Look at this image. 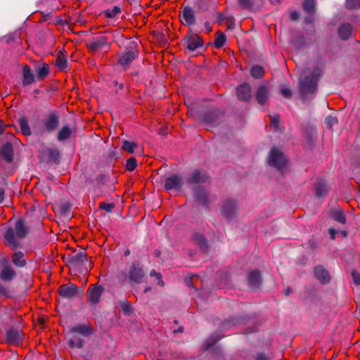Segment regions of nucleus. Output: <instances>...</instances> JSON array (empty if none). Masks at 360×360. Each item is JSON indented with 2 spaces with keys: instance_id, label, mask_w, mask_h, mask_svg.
Instances as JSON below:
<instances>
[{
  "instance_id": "nucleus-1",
  "label": "nucleus",
  "mask_w": 360,
  "mask_h": 360,
  "mask_svg": "<svg viewBox=\"0 0 360 360\" xmlns=\"http://www.w3.org/2000/svg\"><path fill=\"white\" fill-rule=\"evenodd\" d=\"M321 75V70L319 68L314 69L312 73L307 70L303 71L300 79V89L302 96L308 98L316 91V84L319 77Z\"/></svg>"
},
{
  "instance_id": "nucleus-2",
  "label": "nucleus",
  "mask_w": 360,
  "mask_h": 360,
  "mask_svg": "<svg viewBox=\"0 0 360 360\" xmlns=\"http://www.w3.org/2000/svg\"><path fill=\"white\" fill-rule=\"evenodd\" d=\"M27 227L24 225L22 221L19 219L15 223V231L12 228L8 229L4 237L7 244L15 248L17 246V241L15 238V235L18 238H22L27 235Z\"/></svg>"
},
{
  "instance_id": "nucleus-3",
  "label": "nucleus",
  "mask_w": 360,
  "mask_h": 360,
  "mask_svg": "<svg viewBox=\"0 0 360 360\" xmlns=\"http://www.w3.org/2000/svg\"><path fill=\"white\" fill-rule=\"evenodd\" d=\"M269 164L278 170H283L287 165L288 160L283 152L277 148H273L268 156Z\"/></svg>"
},
{
  "instance_id": "nucleus-4",
  "label": "nucleus",
  "mask_w": 360,
  "mask_h": 360,
  "mask_svg": "<svg viewBox=\"0 0 360 360\" xmlns=\"http://www.w3.org/2000/svg\"><path fill=\"white\" fill-rule=\"evenodd\" d=\"M221 212L227 221H233L236 219L238 214V202L233 200L224 201L222 205Z\"/></svg>"
},
{
  "instance_id": "nucleus-5",
  "label": "nucleus",
  "mask_w": 360,
  "mask_h": 360,
  "mask_svg": "<svg viewBox=\"0 0 360 360\" xmlns=\"http://www.w3.org/2000/svg\"><path fill=\"white\" fill-rule=\"evenodd\" d=\"M82 292V290L71 283L63 285L58 289L60 295L68 300H72L77 296L81 295Z\"/></svg>"
},
{
  "instance_id": "nucleus-6",
  "label": "nucleus",
  "mask_w": 360,
  "mask_h": 360,
  "mask_svg": "<svg viewBox=\"0 0 360 360\" xmlns=\"http://www.w3.org/2000/svg\"><path fill=\"white\" fill-rule=\"evenodd\" d=\"M145 274L142 266L139 264L134 262L129 267L127 276L129 279L134 283H139L142 281V279Z\"/></svg>"
},
{
  "instance_id": "nucleus-7",
  "label": "nucleus",
  "mask_w": 360,
  "mask_h": 360,
  "mask_svg": "<svg viewBox=\"0 0 360 360\" xmlns=\"http://www.w3.org/2000/svg\"><path fill=\"white\" fill-rule=\"evenodd\" d=\"M183 44L189 51H194L203 45L202 39L197 34H192L183 39Z\"/></svg>"
},
{
  "instance_id": "nucleus-8",
  "label": "nucleus",
  "mask_w": 360,
  "mask_h": 360,
  "mask_svg": "<svg viewBox=\"0 0 360 360\" xmlns=\"http://www.w3.org/2000/svg\"><path fill=\"white\" fill-rule=\"evenodd\" d=\"M103 292V288L100 285H94L90 286L86 292L88 301L92 304H97L100 301Z\"/></svg>"
},
{
  "instance_id": "nucleus-9",
  "label": "nucleus",
  "mask_w": 360,
  "mask_h": 360,
  "mask_svg": "<svg viewBox=\"0 0 360 360\" xmlns=\"http://www.w3.org/2000/svg\"><path fill=\"white\" fill-rule=\"evenodd\" d=\"M184 184V179L178 175H172L165 181V187L166 190L180 189Z\"/></svg>"
},
{
  "instance_id": "nucleus-10",
  "label": "nucleus",
  "mask_w": 360,
  "mask_h": 360,
  "mask_svg": "<svg viewBox=\"0 0 360 360\" xmlns=\"http://www.w3.org/2000/svg\"><path fill=\"white\" fill-rule=\"evenodd\" d=\"M44 127L45 131L47 132H52L56 129L59 124L58 117L54 114L51 113L47 116V117L44 120Z\"/></svg>"
},
{
  "instance_id": "nucleus-11",
  "label": "nucleus",
  "mask_w": 360,
  "mask_h": 360,
  "mask_svg": "<svg viewBox=\"0 0 360 360\" xmlns=\"http://www.w3.org/2000/svg\"><path fill=\"white\" fill-rule=\"evenodd\" d=\"M207 177L205 172L197 169L189 175L187 179V183L189 184L204 183L207 179Z\"/></svg>"
},
{
  "instance_id": "nucleus-12",
  "label": "nucleus",
  "mask_w": 360,
  "mask_h": 360,
  "mask_svg": "<svg viewBox=\"0 0 360 360\" xmlns=\"http://www.w3.org/2000/svg\"><path fill=\"white\" fill-rule=\"evenodd\" d=\"M138 52L133 49L124 53L120 58L118 63L124 68H127L129 64L136 58Z\"/></svg>"
},
{
  "instance_id": "nucleus-13",
  "label": "nucleus",
  "mask_w": 360,
  "mask_h": 360,
  "mask_svg": "<svg viewBox=\"0 0 360 360\" xmlns=\"http://www.w3.org/2000/svg\"><path fill=\"white\" fill-rule=\"evenodd\" d=\"M15 276V270L10 265H4L0 271V279L4 282L11 281Z\"/></svg>"
},
{
  "instance_id": "nucleus-14",
  "label": "nucleus",
  "mask_w": 360,
  "mask_h": 360,
  "mask_svg": "<svg viewBox=\"0 0 360 360\" xmlns=\"http://www.w3.org/2000/svg\"><path fill=\"white\" fill-rule=\"evenodd\" d=\"M237 95L240 100L248 101L251 99V88L248 84H243L237 88Z\"/></svg>"
},
{
  "instance_id": "nucleus-15",
  "label": "nucleus",
  "mask_w": 360,
  "mask_h": 360,
  "mask_svg": "<svg viewBox=\"0 0 360 360\" xmlns=\"http://www.w3.org/2000/svg\"><path fill=\"white\" fill-rule=\"evenodd\" d=\"M269 97V89L267 85H260L256 92L255 98L259 104H264Z\"/></svg>"
},
{
  "instance_id": "nucleus-16",
  "label": "nucleus",
  "mask_w": 360,
  "mask_h": 360,
  "mask_svg": "<svg viewBox=\"0 0 360 360\" xmlns=\"http://www.w3.org/2000/svg\"><path fill=\"white\" fill-rule=\"evenodd\" d=\"M23 334L20 330L15 329L9 330L6 335V340L12 344H19L22 340Z\"/></svg>"
},
{
  "instance_id": "nucleus-17",
  "label": "nucleus",
  "mask_w": 360,
  "mask_h": 360,
  "mask_svg": "<svg viewBox=\"0 0 360 360\" xmlns=\"http://www.w3.org/2000/svg\"><path fill=\"white\" fill-rule=\"evenodd\" d=\"M181 19L185 25H193L195 22L194 11L190 7L184 8L181 15Z\"/></svg>"
},
{
  "instance_id": "nucleus-18",
  "label": "nucleus",
  "mask_w": 360,
  "mask_h": 360,
  "mask_svg": "<svg viewBox=\"0 0 360 360\" xmlns=\"http://www.w3.org/2000/svg\"><path fill=\"white\" fill-rule=\"evenodd\" d=\"M353 32V27L349 23L342 24L338 29L339 37L343 39H348Z\"/></svg>"
},
{
  "instance_id": "nucleus-19",
  "label": "nucleus",
  "mask_w": 360,
  "mask_h": 360,
  "mask_svg": "<svg viewBox=\"0 0 360 360\" xmlns=\"http://www.w3.org/2000/svg\"><path fill=\"white\" fill-rule=\"evenodd\" d=\"M262 278L259 271L255 270L252 271L248 274V283L252 288H258L261 284Z\"/></svg>"
},
{
  "instance_id": "nucleus-20",
  "label": "nucleus",
  "mask_w": 360,
  "mask_h": 360,
  "mask_svg": "<svg viewBox=\"0 0 360 360\" xmlns=\"http://www.w3.org/2000/svg\"><path fill=\"white\" fill-rule=\"evenodd\" d=\"M314 274L317 279L323 283H326L330 281V278L327 270L321 266H316L314 269Z\"/></svg>"
},
{
  "instance_id": "nucleus-21",
  "label": "nucleus",
  "mask_w": 360,
  "mask_h": 360,
  "mask_svg": "<svg viewBox=\"0 0 360 360\" xmlns=\"http://www.w3.org/2000/svg\"><path fill=\"white\" fill-rule=\"evenodd\" d=\"M86 261V255L83 250L75 253L71 257V264L75 266H81Z\"/></svg>"
},
{
  "instance_id": "nucleus-22",
  "label": "nucleus",
  "mask_w": 360,
  "mask_h": 360,
  "mask_svg": "<svg viewBox=\"0 0 360 360\" xmlns=\"http://www.w3.org/2000/svg\"><path fill=\"white\" fill-rule=\"evenodd\" d=\"M59 155L60 153L57 148H48L43 152V156L49 162H56Z\"/></svg>"
},
{
  "instance_id": "nucleus-23",
  "label": "nucleus",
  "mask_w": 360,
  "mask_h": 360,
  "mask_svg": "<svg viewBox=\"0 0 360 360\" xmlns=\"http://www.w3.org/2000/svg\"><path fill=\"white\" fill-rule=\"evenodd\" d=\"M328 186L323 181H319L315 184V195L318 198L323 197L327 194Z\"/></svg>"
},
{
  "instance_id": "nucleus-24",
  "label": "nucleus",
  "mask_w": 360,
  "mask_h": 360,
  "mask_svg": "<svg viewBox=\"0 0 360 360\" xmlns=\"http://www.w3.org/2000/svg\"><path fill=\"white\" fill-rule=\"evenodd\" d=\"M56 65L60 70L64 72H66L70 69L68 65L66 57L60 51L59 52V54L56 60Z\"/></svg>"
},
{
  "instance_id": "nucleus-25",
  "label": "nucleus",
  "mask_w": 360,
  "mask_h": 360,
  "mask_svg": "<svg viewBox=\"0 0 360 360\" xmlns=\"http://www.w3.org/2000/svg\"><path fill=\"white\" fill-rule=\"evenodd\" d=\"M1 153L7 162H11L13 157V147L11 143H7L1 148Z\"/></svg>"
},
{
  "instance_id": "nucleus-26",
  "label": "nucleus",
  "mask_w": 360,
  "mask_h": 360,
  "mask_svg": "<svg viewBox=\"0 0 360 360\" xmlns=\"http://www.w3.org/2000/svg\"><path fill=\"white\" fill-rule=\"evenodd\" d=\"M22 75V84L24 86L30 85L34 82V75L32 73L31 70L28 66H24Z\"/></svg>"
},
{
  "instance_id": "nucleus-27",
  "label": "nucleus",
  "mask_w": 360,
  "mask_h": 360,
  "mask_svg": "<svg viewBox=\"0 0 360 360\" xmlns=\"http://www.w3.org/2000/svg\"><path fill=\"white\" fill-rule=\"evenodd\" d=\"M71 129L68 126H63L58 132L57 139L59 141L68 139L72 134Z\"/></svg>"
},
{
  "instance_id": "nucleus-28",
  "label": "nucleus",
  "mask_w": 360,
  "mask_h": 360,
  "mask_svg": "<svg viewBox=\"0 0 360 360\" xmlns=\"http://www.w3.org/2000/svg\"><path fill=\"white\" fill-rule=\"evenodd\" d=\"M13 262L15 265L19 267H22L25 264V259L24 255L21 252H17L13 255Z\"/></svg>"
},
{
  "instance_id": "nucleus-29",
  "label": "nucleus",
  "mask_w": 360,
  "mask_h": 360,
  "mask_svg": "<svg viewBox=\"0 0 360 360\" xmlns=\"http://www.w3.org/2000/svg\"><path fill=\"white\" fill-rule=\"evenodd\" d=\"M194 195L197 200L202 203H205L207 198L205 191L201 188L198 187L194 189Z\"/></svg>"
},
{
  "instance_id": "nucleus-30",
  "label": "nucleus",
  "mask_w": 360,
  "mask_h": 360,
  "mask_svg": "<svg viewBox=\"0 0 360 360\" xmlns=\"http://www.w3.org/2000/svg\"><path fill=\"white\" fill-rule=\"evenodd\" d=\"M37 78L39 80L43 79L49 75V65L46 64L43 65L41 67L36 68Z\"/></svg>"
},
{
  "instance_id": "nucleus-31",
  "label": "nucleus",
  "mask_w": 360,
  "mask_h": 360,
  "mask_svg": "<svg viewBox=\"0 0 360 360\" xmlns=\"http://www.w3.org/2000/svg\"><path fill=\"white\" fill-rule=\"evenodd\" d=\"M20 128L22 133L25 136H29L31 134V130L25 118H21L19 120Z\"/></svg>"
},
{
  "instance_id": "nucleus-32",
  "label": "nucleus",
  "mask_w": 360,
  "mask_h": 360,
  "mask_svg": "<svg viewBox=\"0 0 360 360\" xmlns=\"http://www.w3.org/2000/svg\"><path fill=\"white\" fill-rule=\"evenodd\" d=\"M72 331L86 335L91 333L90 328L86 325H78L72 328Z\"/></svg>"
},
{
  "instance_id": "nucleus-33",
  "label": "nucleus",
  "mask_w": 360,
  "mask_h": 360,
  "mask_svg": "<svg viewBox=\"0 0 360 360\" xmlns=\"http://www.w3.org/2000/svg\"><path fill=\"white\" fill-rule=\"evenodd\" d=\"M264 73V68L260 65H255L252 68L251 75L255 78H260Z\"/></svg>"
},
{
  "instance_id": "nucleus-34",
  "label": "nucleus",
  "mask_w": 360,
  "mask_h": 360,
  "mask_svg": "<svg viewBox=\"0 0 360 360\" xmlns=\"http://www.w3.org/2000/svg\"><path fill=\"white\" fill-rule=\"evenodd\" d=\"M121 12V8L117 6H115L112 8H108L106 11H104V14L106 17L112 18H115L117 14L120 13Z\"/></svg>"
},
{
  "instance_id": "nucleus-35",
  "label": "nucleus",
  "mask_w": 360,
  "mask_h": 360,
  "mask_svg": "<svg viewBox=\"0 0 360 360\" xmlns=\"http://www.w3.org/2000/svg\"><path fill=\"white\" fill-rule=\"evenodd\" d=\"M331 217L335 221L340 222L341 224H345L346 221L343 212L341 210L333 212V213L331 214Z\"/></svg>"
},
{
  "instance_id": "nucleus-36",
  "label": "nucleus",
  "mask_w": 360,
  "mask_h": 360,
  "mask_svg": "<svg viewBox=\"0 0 360 360\" xmlns=\"http://www.w3.org/2000/svg\"><path fill=\"white\" fill-rule=\"evenodd\" d=\"M120 307L125 315H130L132 313V307L127 300H122L120 302Z\"/></svg>"
},
{
  "instance_id": "nucleus-37",
  "label": "nucleus",
  "mask_w": 360,
  "mask_h": 360,
  "mask_svg": "<svg viewBox=\"0 0 360 360\" xmlns=\"http://www.w3.org/2000/svg\"><path fill=\"white\" fill-rule=\"evenodd\" d=\"M122 148L129 152V153H134V149L137 147V144L135 142H130L129 141H124L122 142Z\"/></svg>"
},
{
  "instance_id": "nucleus-38",
  "label": "nucleus",
  "mask_w": 360,
  "mask_h": 360,
  "mask_svg": "<svg viewBox=\"0 0 360 360\" xmlns=\"http://www.w3.org/2000/svg\"><path fill=\"white\" fill-rule=\"evenodd\" d=\"M69 343L72 347L82 348L84 346V340L77 336L71 338Z\"/></svg>"
},
{
  "instance_id": "nucleus-39",
  "label": "nucleus",
  "mask_w": 360,
  "mask_h": 360,
  "mask_svg": "<svg viewBox=\"0 0 360 360\" xmlns=\"http://www.w3.org/2000/svg\"><path fill=\"white\" fill-rule=\"evenodd\" d=\"M225 41H226L225 35L220 32L217 33V36H216V39L214 41L215 46L218 49L221 48L224 45Z\"/></svg>"
},
{
  "instance_id": "nucleus-40",
  "label": "nucleus",
  "mask_w": 360,
  "mask_h": 360,
  "mask_svg": "<svg viewBox=\"0 0 360 360\" xmlns=\"http://www.w3.org/2000/svg\"><path fill=\"white\" fill-rule=\"evenodd\" d=\"M193 240L204 250L207 248V241L202 235L195 236Z\"/></svg>"
},
{
  "instance_id": "nucleus-41",
  "label": "nucleus",
  "mask_w": 360,
  "mask_h": 360,
  "mask_svg": "<svg viewBox=\"0 0 360 360\" xmlns=\"http://www.w3.org/2000/svg\"><path fill=\"white\" fill-rule=\"evenodd\" d=\"M303 6L307 13H312L315 7V0H304Z\"/></svg>"
},
{
  "instance_id": "nucleus-42",
  "label": "nucleus",
  "mask_w": 360,
  "mask_h": 360,
  "mask_svg": "<svg viewBox=\"0 0 360 360\" xmlns=\"http://www.w3.org/2000/svg\"><path fill=\"white\" fill-rule=\"evenodd\" d=\"M325 123L329 129H332L338 123V119L334 116L328 115L325 119Z\"/></svg>"
},
{
  "instance_id": "nucleus-43",
  "label": "nucleus",
  "mask_w": 360,
  "mask_h": 360,
  "mask_svg": "<svg viewBox=\"0 0 360 360\" xmlns=\"http://www.w3.org/2000/svg\"><path fill=\"white\" fill-rule=\"evenodd\" d=\"M136 167V160L134 158H129L126 163V169L128 171H133Z\"/></svg>"
},
{
  "instance_id": "nucleus-44",
  "label": "nucleus",
  "mask_w": 360,
  "mask_h": 360,
  "mask_svg": "<svg viewBox=\"0 0 360 360\" xmlns=\"http://www.w3.org/2000/svg\"><path fill=\"white\" fill-rule=\"evenodd\" d=\"M346 6L349 8H360V0H347Z\"/></svg>"
},
{
  "instance_id": "nucleus-45",
  "label": "nucleus",
  "mask_w": 360,
  "mask_h": 360,
  "mask_svg": "<svg viewBox=\"0 0 360 360\" xmlns=\"http://www.w3.org/2000/svg\"><path fill=\"white\" fill-rule=\"evenodd\" d=\"M115 207V205L113 203H104L102 202L100 205V208L105 210L108 212H110Z\"/></svg>"
},
{
  "instance_id": "nucleus-46",
  "label": "nucleus",
  "mask_w": 360,
  "mask_h": 360,
  "mask_svg": "<svg viewBox=\"0 0 360 360\" xmlns=\"http://www.w3.org/2000/svg\"><path fill=\"white\" fill-rule=\"evenodd\" d=\"M150 276H155L158 280V284L160 285V286H163L164 285V282L161 280V274L158 272H156L154 270H152L150 272Z\"/></svg>"
},
{
  "instance_id": "nucleus-47",
  "label": "nucleus",
  "mask_w": 360,
  "mask_h": 360,
  "mask_svg": "<svg viewBox=\"0 0 360 360\" xmlns=\"http://www.w3.org/2000/svg\"><path fill=\"white\" fill-rule=\"evenodd\" d=\"M103 41H101V40H98V41H94L91 45H90V48L93 50H96L97 49H99L103 44Z\"/></svg>"
},
{
  "instance_id": "nucleus-48",
  "label": "nucleus",
  "mask_w": 360,
  "mask_h": 360,
  "mask_svg": "<svg viewBox=\"0 0 360 360\" xmlns=\"http://www.w3.org/2000/svg\"><path fill=\"white\" fill-rule=\"evenodd\" d=\"M353 281L357 284H360V274L356 271H353L352 274Z\"/></svg>"
},
{
  "instance_id": "nucleus-49",
  "label": "nucleus",
  "mask_w": 360,
  "mask_h": 360,
  "mask_svg": "<svg viewBox=\"0 0 360 360\" xmlns=\"http://www.w3.org/2000/svg\"><path fill=\"white\" fill-rule=\"evenodd\" d=\"M218 340V339L217 338H213L212 337L210 338V340H207L205 344V349H209L213 344H214Z\"/></svg>"
},
{
  "instance_id": "nucleus-50",
  "label": "nucleus",
  "mask_w": 360,
  "mask_h": 360,
  "mask_svg": "<svg viewBox=\"0 0 360 360\" xmlns=\"http://www.w3.org/2000/svg\"><path fill=\"white\" fill-rule=\"evenodd\" d=\"M238 2L240 6L245 8H250L251 6V2L250 0H238Z\"/></svg>"
},
{
  "instance_id": "nucleus-51",
  "label": "nucleus",
  "mask_w": 360,
  "mask_h": 360,
  "mask_svg": "<svg viewBox=\"0 0 360 360\" xmlns=\"http://www.w3.org/2000/svg\"><path fill=\"white\" fill-rule=\"evenodd\" d=\"M279 122V116L274 115L271 117V124L274 126V127H277Z\"/></svg>"
},
{
  "instance_id": "nucleus-52",
  "label": "nucleus",
  "mask_w": 360,
  "mask_h": 360,
  "mask_svg": "<svg viewBox=\"0 0 360 360\" xmlns=\"http://www.w3.org/2000/svg\"><path fill=\"white\" fill-rule=\"evenodd\" d=\"M281 94L285 98H290L292 95L290 89L284 87L281 89Z\"/></svg>"
},
{
  "instance_id": "nucleus-53",
  "label": "nucleus",
  "mask_w": 360,
  "mask_h": 360,
  "mask_svg": "<svg viewBox=\"0 0 360 360\" xmlns=\"http://www.w3.org/2000/svg\"><path fill=\"white\" fill-rule=\"evenodd\" d=\"M8 294V288L3 284L0 283V295L7 296Z\"/></svg>"
},
{
  "instance_id": "nucleus-54",
  "label": "nucleus",
  "mask_w": 360,
  "mask_h": 360,
  "mask_svg": "<svg viewBox=\"0 0 360 360\" xmlns=\"http://www.w3.org/2000/svg\"><path fill=\"white\" fill-rule=\"evenodd\" d=\"M328 231L330 235V238L333 240L335 239V235L336 233L335 230L333 228H330V229H329Z\"/></svg>"
},
{
  "instance_id": "nucleus-55",
  "label": "nucleus",
  "mask_w": 360,
  "mask_h": 360,
  "mask_svg": "<svg viewBox=\"0 0 360 360\" xmlns=\"http://www.w3.org/2000/svg\"><path fill=\"white\" fill-rule=\"evenodd\" d=\"M205 27L207 32H210L212 30V26L209 22H206L205 23Z\"/></svg>"
},
{
  "instance_id": "nucleus-56",
  "label": "nucleus",
  "mask_w": 360,
  "mask_h": 360,
  "mask_svg": "<svg viewBox=\"0 0 360 360\" xmlns=\"http://www.w3.org/2000/svg\"><path fill=\"white\" fill-rule=\"evenodd\" d=\"M4 198V190L0 188V203Z\"/></svg>"
},
{
  "instance_id": "nucleus-57",
  "label": "nucleus",
  "mask_w": 360,
  "mask_h": 360,
  "mask_svg": "<svg viewBox=\"0 0 360 360\" xmlns=\"http://www.w3.org/2000/svg\"><path fill=\"white\" fill-rule=\"evenodd\" d=\"M291 19L295 20L298 18V13L296 12H293L290 14Z\"/></svg>"
},
{
  "instance_id": "nucleus-58",
  "label": "nucleus",
  "mask_w": 360,
  "mask_h": 360,
  "mask_svg": "<svg viewBox=\"0 0 360 360\" xmlns=\"http://www.w3.org/2000/svg\"><path fill=\"white\" fill-rule=\"evenodd\" d=\"M257 360H268V358L263 354H259L258 355Z\"/></svg>"
},
{
  "instance_id": "nucleus-59",
  "label": "nucleus",
  "mask_w": 360,
  "mask_h": 360,
  "mask_svg": "<svg viewBox=\"0 0 360 360\" xmlns=\"http://www.w3.org/2000/svg\"><path fill=\"white\" fill-rule=\"evenodd\" d=\"M291 292H292V289H291L290 287H288V288L285 290V295L286 296L289 295Z\"/></svg>"
},
{
  "instance_id": "nucleus-60",
  "label": "nucleus",
  "mask_w": 360,
  "mask_h": 360,
  "mask_svg": "<svg viewBox=\"0 0 360 360\" xmlns=\"http://www.w3.org/2000/svg\"><path fill=\"white\" fill-rule=\"evenodd\" d=\"M186 283L188 287H193V283L191 279L186 280Z\"/></svg>"
},
{
  "instance_id": "nucleus-61",
  "label": "nucleus",
  "mask_w": 360,
  "mask_h": 360,
  "mask_svg": "<svg viewBox=\"0 0 360 360\" xmlns=\"http://www.w3.org/2000/svg\"><path fill=\"white\" fill-rule=\"evenodd\" d=\"M205 122L206 123L212 124V122H214V120H210L209 117L207 116H206L205 117Z\"/></svg>"
},
{
  "instance_id": "nucleus-62",
  "label": "nucleus",
  "mask_w": 360,
  "mask_h": 360,
  "mask_svg": "<svg viewBox=\"0 0 360 360\" xmlns=\"http://www.w3.org/2000/svg\"><path fill=\"white\" fill-rule=\"evenodd\" d=\"M272 4H277L280 2L281 0H269Z\"/></svg>"
},
{
  "instance_id": "nucleus-63",
  "label": "nucleus",
  "mask_w": 360,
  "mask_h": 360,
  "mask_svg": "<svg viewBox=\"0 0 360 360\" xmlns=\"http://www.w3.org/2000/svg\"><path fill=\"white\" fill-rule=\"evenodd\" d=\"M129 254V250H127L125 252H124V255H128Z\"/></svg>"
},
{
  "instance_id": "nucleus-64",
  "label": "nucleus",
  "mask_w": 360,
  "mask_h": 360,
  "mask_svg": "<svg viewBox=\"0 0 360 360\" xmlns=\"http://www.w3.org/2000/svg\"><path fill=\"white\" fill-rule=\"evenodd\" d=\"M158 360H160V359H158Z\"/></svg>"
}]
</instances>
